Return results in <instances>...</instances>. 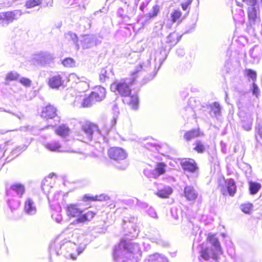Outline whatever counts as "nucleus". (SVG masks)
Instances as JSON below:
<instances>
[{
    "instance_id": "1",
    "label": "nucleus",
    "mask_w": 262,
    "mask_h": 262,
    "mask_svg": "<svg viewBox=\"0 0 262 262\" xmlns=\"http://www.w3.org/2000/svg\"><path fill=\"white\" fill-rule=\"evenodd\" d=\"M150 60H147L145 62L137 67L132 72L131 81L127 79H123L120 81H116L111 85V90L116 94H119L122 97L129 96L131 93L129 85H132L135 82L136 78L143 71H148L150 68Z\"/></svg>"
},
{
    "instance_id": "2",
    "label": "nucleus",
    "mask_w": 262,
    "mask_h": 262,
    "mask_svg": "<svg viewBox=\"0 0 262 262\" xmlns=\"http://www.w3.org/2000/svg\"><path fill=\"white\" fill-rule=\"evenodd\" d=\"M142 251L139 245L130 241L122 239L114 250V259L116 262H124L131 257L138 259Z\"/></svg>"
},
{
    "instance_id": "3",
    "label": "nucleus",
    "mask_w": 262,
    "mask_h": 262,
    "mask_svg": "<svg viewBox=\"0 0 262 262\" xmlns=\"http://www.w3.org/2000/svg\"><path fill=\"white\" fill-rule=\"evenodd\" d=\"M199 257V262H211L217 259L219 255L222 254V250L218 239L213 234H209L207 242L201 245Z\"/></svg>"
},
{
    "instance_id": "4",
    "label": "nucleus",
    "mask_w": 262,
    "mask_h": 262,
    "mask_svg": "<svg viewBox=\"0 0 262 262\" xmlns=\"http://www.w3.org/2000/svg\"><path fill=\"white\" fill-rule=\"evenodd\" d=\"M60 236L57 237L54 244L50 246V253L55 252L57 255H62L67 258L76 259L74 251H76L77 255H79L83 251L84 247H77L76 243L67 239L59 242Z\"/></svg>"
},
{
    "instance_id": "5",
    "label": "nucleus",
    "mask_w": 262,
    "mask_h": 262,
    "mask_svg": "<svg viewBox=\"0 0 262 262\" xmlns=\"http://www.w3.org/2000/svg\"><path fill=\"white\" fill-rule=\"evenodd\" d=\"M66 213L70 218L76 217L77 223H84L93 218L95 213L92 211L84 212L81 203L69 204L66 207Z\"/></svg>"
},
{
    "instance_id": "6",
    "label": "nucleus",
    "mask_w": 262,
    "mask_h": 262,
    "mask_svg": "<svg viewBox=\"0 0 262 262\" xmlns=\"http://www.w3.org/2000/svg\"><path fill=\"white\" fill-rule=\"evenodd\" d=\"M249 26L247 27L249 33L256 35L257 30L259 28V12L258 5L249 7L248 8Z\"/></svg>"
},
{
    "instance_id": "7",
    "label": "nucleus",
    "mask_w": 262,
    "mask_h": 262,
    "mask_svg": "<svg viewBox=\"0 0 262 262\" xmlns=\"http://www.w3.org/2000/svg\"><path fill=\"white\" fill-rule=\"evenodd\" d=\"M81 130L83 133L84 141L89 142L93 139L98 141L99 137L102 138L98 126L91 123L86 122L81 125Z\"/></svg>"
},
{
    "instance_id": "8",
    "label": "nucleus",
    "mask_w": 262,
    "mask_h": 262,
    "mask_svg": "<svg viewBox=\"0 0 262 262\" xmlns=\"http://www.w3.org/2000/svg\"><path fill=\"white\" fill-rule=\"evenodd\" d=\"M167 47L161 46L158 50L156 51L155 53L154 60L155 62L154 75L151 78L152 79L157 74L160 67L167 58L169 50L171 48L170 47L167 49Z\"/></svg>"
},
{
    "instance_id": "9",
    "label": "nucleus",
    "mask_w": 262,
    "mask_h": 262,
    "mask_svg": "<svg viewBox=\"0 0 262 262\" xmlns=\"http://www.w3.org/2000/svg\"><path fill=\"white\" fill-rule=\"evenodd\" d=\"M23 14V12L20 10L1 12L0 25L3 27L7 26L14 20L19 18Z\"/></svg>"
},
{
    "instance_id": "10",
    "label": "nucleus",
    "mask_w": 262,
    "mask_h": 262,
    "mask_svg": "<svg viewBox=\"0 0 262 262\" xmlns=\"http://www.w3.org/2000/svg\"><path fill=\"white\" fill-rule=\"evenodd\" d=\"M124 3L125 7H127L126 12H124L123 7L118 8L117 14L118 17H121L124 21L128 23L130 18L136 14V8L135 6H130L129 0H120Z\"/></svg>"
},
{
    "instance_id": "11",
    "label": "nucleus",
    "mask_w": 262,
    "mask_h": 262,
    "mask_svg": "<svg viewBox=\"0 0 262 262\" xmlns=\"http://www.w3.org/2000/svg\"><path fill=\"white\" fill-rule=\"evenodd\" d=\"M109 158L116 161H123L127 157V154L122 148L117 147L110 148L107 151Z\"/></svg>"
},
{
    "instance_id": "12",
    "label": "nucleus",
    "mask_w": 262,
    "mask_h": 262,
    "mask_svg": "<svg viewBox=\"0 0 262 262\" xmlns=\"http://www.w3.org/2000/svg\"><path fill=\"white\" fill-rule=\"evenodd\" d=\"M57 109L54 106L49 104L43 107L41 111V116L47 119H53L56 117L57 122L59 121V118L57 116Z\"/></svg>"
},
{
    "instance_id": "13",
    "label": "nucleus",
    "mask_w": 262,
    "mask_h": 262,
    "mask_svg": "<svg viewBox=\"0 0 262 262\" xmlns=\"http://www.w3.org/2000/svg\"><path fill=\"white\" fill-rule=\"evenodd\" d=\"M157 186V191L155 194L161 198H167L172 192V188L167 185L162 184L155 183Z\"/></svg>"
},
{
    "instance_id": "14",
    "label": "nucleus",
    "mask_w": 262,
    "mask_h": 262,
    "mask_svg": "<svg viewBox=\"0 0 262 262\" xmlns=\"http://www.w3.org/2000/svg\"><path fill=\"white\" fill-rule=\"evenodd\" d=\"M98 39L95 35H86L82 37L80 42L83 49L92 48L97 45Z\"/></svg>"
},
{
    "instance_id": "15",
    "label": "nucleus",
    "mask_w": 262,
    "mask_h": 262,
    "mask_svg": "<svg viewBox=\"0 0 262 262\" xmlns=\"http://www.w3.org/2000/svg\"><path fill=\"white\" fill-rule=\"evenodd\" d=\"M25 191V188L24 185L20 183H15L12 185L10 189L7 191L8 196L15 193L18 198H21Z\"/></svg>"
},
{
    "instance_id": "16",
    "label": "nucleus",
    "mask_w": 262,
    "mask_h": 262,
    "mask_svg": "<svg viewBox=\"0 0 262 262\" xmlns=\"http://www.w3.org/2000/svg\"><path fill=\"white\" fill-rule=\"evenodd\" d=\"M55 58L53 54L47 52H43L39 54L36 56V61L41 66L49 64L52 62Z\"/></svg>"
},
{
    "instance_id": "17",
    "label": "nucleus",
    "mask_w": 262,
    "mask_h": 262,
    "mask_svg": "<svg viewBox=\"0 0 262 262\" xmlns=\"http://www.w3.org/2000/svg\"><path fill=\"white\" fill-rule=\"evenodd\" d=\"M64 81L59 74L51 75L48 79L49 86L53 89H58L63 84Z\"/></svg>"
},
{
    "instance_id": "18",
    "label": "nucleus",
    "mask_w": 262,
    "mask_h": 262,
    "mask_svg": "<svg viewBox=\"0 0 262 262\" xmlns=\"http://www.w3.org/2000/svg\"><path fill=\"white\" fill-rule=\"evenodd\" d=\"M183 169L190 172H195L198 169L197 165L193 159H184L181 162Z\"/></svg>"
},
{
    "instance_id": "19",
    "label": "nucleus",
    "mask_w": 262,
    "mask_h": 262,
    "mask_svg": "<svg viewBox=\"0 0 262 262\" xmlns=\"http://www.w3.org/2000/svg\"><path fill=\"white\" fill-rule=\"evenodd\" d=\"M24 211L29 215H33L36 214L37 208L34 202L31 199L28 198L26 200L24 205Z\"/></svg>"
},
{
    "instance_id": "20",
    "label": "nucleus",
    "mask_w": 262,
    "mask_h": 262,
    "mask_svg": "<svg viewBox=\"0 0 262 262\" xmlns=\"http://www.w3.org/2000/svg\"><path fill=\"white\" fill-rule=\"evenodd\" d=\"M184 193L185 197L189 201H194L198 196V191L192 186H186Z\"/></svg>"
},
{
    "instance_id": "21",
    "label": "nucleus",
    "mask_w": 262,
    "mask_h": 262,
    "mask_svg": "<svg viewBox=\"0 0 262 262\" xmlns=\"http://www.w3.org/2000/svg\"><path fill=\"white\" fill-rule=\"evenodd\" d=\"M241 119L243 128L247 131L250 130L251 129L253 121L252 115L249 113L245 114L244 115H241Z\"/></svg>"
},
{
    "instance_id": "22",
    "label": "nucleus",
    "mask_w": 262,
    "mask_h": 262,
    "mask_svg": "<svg viewBox=\"0 0 262 262\" xmlns=\"http://www.w3.org/2000/svg\"><path fill=\"white\" fill-rule=\"evenodd\" d=\"M45 147L52 151H69V150L64 149L58 141H52L44 144Z\"/></svg>"
},
{
    "instance_id": "23",
    "label": "nucleus",
    "mask_w": 262,
    "mask_h": 262,
    "mask_svg": "<svg viewBox=\"0 0 262 262\" xmlns=\"http://www.w3.org/2000/svg\"><path fill=\"white\" fill-rule=\"evenodd\" d=\"M92 97L95 98V100L98 101L102 100L105 97L106 90L105 89L101 86H96L95 91L92 92Z\"/></svg>"
},
{
    "instance_id": "24",
    "label": "nucleus",
    "mask_w": 262,
    "mask_h": 262,
    "mask_svg": "<svg viewBox=\"0 0 262 262\" xmlns=\"http://www.w3.org/2000/svg\"><path fill=\"white\" fill-rule=\"evenodd\" d=\"M203 134L199 129H193L186 132L184 135V138L186 141H189L195 138L200 137Z\"/></svg>"
},
{
    "instance_id": "25",
    "label": "nucleus",
    "mask_w": 262,
    "mask_h": 262,
    "mask_svg": "<svg viewBox=\"0 0 262 262\" xmlns=\"http://www.w3.org/2000/svg\"><path fill=\"white\" fill-rule=\"evenodd\" d=\"M250 55L253 59L258 60L262 56V45L254 46L250 49Z\"/></svg>"
},
{
    "instance_id": "26",
    "label": "nucleus",
    "mask_w": 262,
    "mask_h": 262,
    "mask_svg": "<svg viewBox=\"0 0 262 262\" xmlns=\"http://www.w3.org/2000/svg\"><path fill=\"white\" fill-rule=\"evenodd\" d=\"M145 262H168V259L164 255L155 253L149 256Z\"/></svg>"
},
{
    "instance_id": "27",
    "label": "nucleus",
    "mask_w": 262,
    "mask_h": 262,
    "mask_svg": "<svg viewBox=\"0 0 262 262\" xmlns=\"http://www.w3.org/2000/svg\"><path fill=\"white\" fill-rule=\"evenodd\" d=\"M166 166L167 165L163 162L157 163L155 168L153 169L155 173L157 175V178L165 172Z\"/></svg>"
},
{
    "instance_id": "28",
    "label": "nucleus",
    "mask_w": 262,
    "mask_h": 262,
    "mask_svg": "<svg viewBox=\"0 0 262 262\" xmlns=\"http://www.w3.org/2000/svg\"><path fill=\"white\" fill-rule=\"evenodd\" d=\"M225 183L229 194L230 196H233L236 192V189L234 181L230 179L226 181Z\"/></svg>"
},
{
    "instance_id": "29",
    "label": "nucleus",
    "mask_w": 262,
    "mask_h": 262,
    "mask_svg": "<svg viewBox=\"0 0 262 262\" xmlns=\"http://www.w3.org/2000/svg\"><path fill=\"white\" fill-rule=\"evenodd\" d=\"M195 146L193 149L199 154L204 153L207 148L205 143L201 140H196L194 143Z\"/></svg>"
},
{
    "instance_id": "30",
    "label": "nucleus",
    "mask_w": 262,
    "mask_h": 262,
    "mask_svg": "<svg viewBox=\"0 0 262 262\" xmlns=\"http://www.w3.org/2000/svg\"><path fill=\"white\" fill-rule=\"evenodd\" d=\"M210 115L218 118L221 115V106L217 102H214L210 105Z\"/></svg>"
},
{
    "instance_id": "31",
    "label": "nucleus",
    "mask_w": 262,
    "mask_h": 262,
    "mask_svg": "<svg viewBox=\"0 0 262 262\" xmlns=\"http://www.w3.org/2000/svg\"><path fill=\"white\" fill-rule=\"evenodd\" d=\"M95 99L94 97H92V93H91L89 96L83 99L81 103L82 107H88L92 106L96 102H97Z\"/></svg>"
},
{
    "instance_id": "32",
    "label": "nucleus",
    "mask_w": 262,
    "mask_h": 262,
    "mask_svg": "<svg viewBox=\"0 0 262 262\" xmlns=\"http://www.w3.org/2000/svg\"><path fill=\"white\" fill-rule=\"evenodd\" d=\"M70 132L69 128L64 124L59 125L56 129V133L60 136H66L69 134Z\"/></svg>"
},
{
    "instance_id": "33",
    "label": "nucleus",
    "mask_w": 262,
    "mask_h": 262,
    "mask_svg": "<svg viewBox=\"0 0 262 262\" xmlns=\"http://www.w3.org/2000/svg\"><path fill=\"white\" fill-rule=\"evenodd\" d=\"M261 187V186L260 184L258 183L252 181L249 182V190L251 194L254 195L256 194Z\"/></svg>"
},
{
    "instance_id": "34",
    "label": "nucleus",
    "mask_w": 262,
    "mask_h": 262,
    "mask_svg": "<svg viewBox=\"0 0 262 262\" xmlns=\"http://www.w3.org/2000/svg\"><path fill=\"white\" fill-rule=\"evenodd\" d=\"M52 186H50L48 182L47 179H45L42 182L41 185V189L44 192V193L47 195L48 199H50L49 194L51 192V190L52 189Z\"/></svg>"
},
{
    "instance_id": "35",
    "label": "nucleus",
    "mask_w": 262,
    "mask_h": 262,
    "mask_svg": "<svg viewBox=\"0 0 262 262\" xmlns=\"http://www.w3.org/2000/svg\"><path fill=\"white\" fill-rule=\"evenodd\" d=\"M65 38L69 40H71L74 44L76 45L78 49L79 48V45L78 44V37L77 35L72 32H69L64 35Z\"/></svg>"
},
{
    "instance_id": "36",
    "label": "nucleus",
    "mask_w": 262,
    "mask_h": 262,
    "mask_svg": "<svg viewBox=\"0 0 262 262\" xmlns=\"http://www.w3.org/2000/svg\"><path fill=\"white\" fill-rule=\"evenodd\" d=\"M106 196L100 195L99 196L96 195L95 196H90L87 194H85L83 198V201L84 202H88L90 201H100L106 200Z\"/></svg>"
},
{
    "instance_id": "37",
    "label": "nucleus",
    "mask_w": 262,
    "mask_h": 262,
    "mask_svg": "<svg viewBox=\"0 0 262 262\" xmlns=\"http://www.w3.org/2000/svg\"><path fill=\"white\" fill-rule=\"evenodd\" d=\"M8 206L12 211L17 209L19 206V201L17 200L8 199L7 201Z\"/></svg>"
},
{
    "instance_id": "38",
    "label": "nucleus",
    "mask_w": 262,
    "mask_h": 262,
    "mask_svg": "<svg viewBox=\"0 0 262 262\" xmlns=\"http://www.w3.org/2000/svg\"><path fill=\"white\" fill-rule=\"evenodd\" d=\"M160 10L159 6L156 5L153 6L152 10L150 12L146 14L145 16L149 19L154 18L156 16Z\"/></svg>"
},
{
    "instance_id": "39",
    "label": "nucleus",
    "mask_w": 262,
    "mask_h": 262,
    "mask_svg": "<svg viewBox=\"0 0 262 262\" xmlns=\"http://www.w3.org/2000/svg\"><path fill=\"white\" fill-rule=\"evenodd\" d=\"M182 15V13L179 10H174L173 12L170 13V18L171 19V21L173 23L179 21L181 16Z\"/></svg>"
},
{
    "instance_id": "40",
    "label": "nucleus",
    "mask_w": 262,
    "mask_h": 262,
    "mask_svg": "<svg viewBox=\"0 0 262 262\" xmlns=\"http://www.w3.org/2000/svg\"><path fill=\"white\" fill-rule=\"evenodd\" d=\"M42 0H28L26 2L25 6L27 8H32L40 5Z\"/></svg>"
},
{
    "instance_id": "41",
    "label": "nucleus",
    "mask_w": 262,
    "mask_h": 262,
    "mask_svg": "<svg viewBox=\"0 0 262 262\" xmlns=\"http://www.w3.org/2000/svg\"><path fill=\"white\" fill-rule=\"evenodd\" d=\"M130 104L134 110H137L138 108V97L137 95H133L130 97Z\"/></svg>"
},
{
    "instance_id": "42",
    "label": "nucleus",
    "mask_w": 262,
    "mask_h": 262,
    "mask_svg": "<svg viewBox=\"0 0 262 262\" xmlns=\"http://www.w3.org/2000/svg\"><path fill=\"white\" fill-rule=\"evenodd\" d=\"M62 64L68 68H72L75 66V61L71 58H67L62 61Z\"/></svg>"
},
{
    "instance_id": "43",
    "label": "nucleus",
    "mask_w": 262,
    "mask_h": 262,
    "mask_svg": "<svg viewBox=\"0 0 262 262\" xmlns=\"http://www.w3.org/2000/svg\"><path fill=\"white\" fill-rule=\"evenodd\" d=\"M113 110L115 113V115L113 117V120L111 121V128H113L116 124L117 116L119 113L118 107L116 104L114 105Z\"/></svg>"
},
{
    "instance_id": "44",
    "label": "nucleus",
    "mask_w": 262,
    "mask_h": 262,
    "mask_svg": "<svg viewBox=\"0 0 262 262\" xmlns=\"http://www.w3.org/2000/svg\"><path fill=\"white\" fill-rule=\"evenodd\" d=\"M253 205L250 203L243 204L241 206V209L245 213H249L252 208Z\"/></svg>"
},
{
    "instance_id": "45",
    "label": "nucleus",
    "mask_w": 262,
    "mask_h": 262,
    "mask_svg": "<svg viewBox=\"0 0 262 262\" xmlns=\"http://www.w3.org/2000/svg\"><path fill=\"white\" fill-rule=\"evenodd\" d=\"M144 174L148 178H154L157 179L156 174L155 173L153 169H144L143 171Z\"/></svg>"
},
{
    "instance_id": "46",
    "label": "nucleus",
    "mask_w": 262,
    "mask_h": 262,
    "mask_svg": "<svg viewBox=\"0 0 262 262\" xmlns=\"http://www.w3.org/2000/svg\"><path fill=\"white\" fill-rule=\"evenodd\" d=\"M246 75L251 78V79L254 82L256 79V73L255 71L251 69H246L245 71Z\"/></svg>"
},
{
    "instance_id": "47",
    "label": "nucleus",
    "mask_w": 262,
    "mask_h": 262,
    "mask_svg": "<svg viewBox=\"0 0 262 262\" xmlns=\"http://www.w3.org/2000/svg\"><path fill=\"white\" fill-rule=\"evenodd\" d=\"M19 75L16 72H10L6 76V80H14L17 79Z\"/></svg>"
},
{
    "instance_id": "48",
    "label": "nucleus",
    "mask_w": 262,
    "mask_h": 262,
    "mask_svg": "<svg viewBox=\"0 0 262 262\" xmlns=\"http://www.w3.org/2000/svg\"><path fill=\"white\" fill-rule=\"evenodd\" d=\"M178 38L177 35L175 33H170L167 38V42L171 44H176L178 40L175 42L174 39Z\"/></svg>"
},
{
    "instance_id": "49",
    "label": "nucleus",
    "mask_w": 262,
    "mask_h": 262,
    "mask_svg": "<svg viewBox=\"0 0 262 262\" xmlns=\"http://www.w3.org/2000/svg\"><path fill=\"white\" fill-rule=\"evenodd\" d=\"M106 70L105 69H103L101 70V72L99 75V79L100 81L101 82H103L105 81L106 78H108V77L106 75Z\"/></svg>"
},
{
    "instance_id": "50",
    "label": "nucleus",
    "mask_w": 262,
    "mask_h": 262,
    "mask_svg": "<svg viewBox=\"0 0 262 262\" xmlns=\"http://www.w3.org/2000/svg\"><path fill=\"white\" fill-rule=\"evenodd\" d=\"M147 213L151 217L154 219H157L158 215L157 214L155 211V210L152 208L149 207L147 210H146Z\"/></svg>"
},
{
    "instance_id": "51",
    "label": "nucleus",
    "mask_w": 262,
    "mask_h": 262,
    "mask_svg": "<svg viewBox=\"0 0 262 262\" xmlns=\"http://www.w3.org/2000/svg\"><path fill=\"white\" fill-rule=\"evenodd\" d=\"M19 81L26 86H30L31 85V81L28 78L23 77L20 79Z\"/></svg>"
},
{
    "instance_id": "52",
    "label": "nucleus",
    "mask_w": 262,
    "mask_h": 262,
    "mask_svg": "<svg viewBox=\"0 0 262 262\" xmlns=\"http://www.w3.org/2000/svg\"><path fill=\"white\" fill-rule=\"evenodd\" d=\"M252 91L253 95L257 97L258 94L259 90L258 86L255 84L254 82H253L252 84Z\"/></svg>"
},
{
    "instance_id": "53",
    "label": "nucleus",
    "mask_w": 262,
    "mask_h": 262,
    "mask_svg": "<svg viewBox=\"0 0 262 262\" xmlns=\"http://www.w3.org/2000/svg\"><path fill=\"white\" fill-rule=\"evenodd\" d=\"M243 2L249 5V7H253L256 5V0H243Z\"/></svg>"
},
{
    "instance_id": "54",
    "label": "nucleus",
    "mask_w": 262,
    "mask_h": 262,
    "mask_svg": "<svg viewBox=\"0 0 262 262\" xmlns=\"http://www.w3.org/2000/svg\"><path fill=\"white\" fill-rule=\"evenodd\" d=\"M150 1L151 0H144V1L142 2L141 6H140V10L143 11L144 9L147 6Z\"/></svg>"
},
{
    "instance_id": "55",
    "label": "nucleus",
    "mask_w": 262,
    "mask_h": 262,
    "mask_svg": "<svg viewBox=\"0 0 262 262\" xmlns=\"http://www.w3.org/2000/svg\"><path fill=\"white\" fill-rule=\"evenodd\" d=\"M137 205L139 207L142 208H146L147 207L148 205L147 203L143 202H140L138 201L137 202Z\"/></svg>"
},
{
    "instance_id": "56",
    "label": "nucleus",
    "mask_w": 262,
    "mask_h": 262,
    "mask_svg": "<svg viewBox=\"0 0 262 262\" xmlns=\"http://www.w3.org/2000/svg\"><path fill=\"white\" fill-rule=\"evenodd\" d=\"M128 165V164L126 162H124L121 165L117 166L118 169L121 170L125 169Z\"/></svg>"
},
{
    "instance_id": "57",
    "label": "nucleus",
    "mask_w": 262,
    "mask_h": 262,
    "mask_svg": "<svg viewBox=\"0 0 262 262\" xmlns=\"http://www.w3.org/2000/svg\"><path fill=\"white\" fill-rule=\"evenodd\" d=\"M176 53L179 56H183L185 54V51L184 49L181 48L178 49L177 50Z\"/></svg>"
},
{
    "instance_id": "58",
    "label": "nucleus",
    "mask_w": 262,
    "mask_h": 262,
    "mask_svg": "<svg viewBox=\"0 0 262 262\" xmlns=\"http://www.w3.org/2000/svg\"><path fill=\"white\" fill-rule=\"evenodd\" d=\"M257 129V133L259 136V137L262 139V126H258V128H256Z\"/></svg>"
},
{
    "instance_id": "59",
    "label": "nucleus",
    "mask_w": 262,
    "mask_h": 262,
    "mask_svg": "<svg viewBox=\"0 0 262 262\" xmlns=\"http://www.w3.org/2000/svg\"><path fill=\"white\" fill-rule=\"evenodd\" d=\"M195 28V24H193L191 26V27L190 29H188L186 32V33H190V32H191L192 31H193L194 29Z\"/></svg>"
},
{
    "instance_id": "60",
    "label": "nucleus",
    "mask_w": 262,
    "mask_h": 262,
    "mask_svg": "<svg viewBox=\"0 0 262 262\" xmlns=\"http://www.w3.org/2000/svg\"><path fill=\"white\" fill-rule=\"evenodd\" d=\"M56 222L59 223L62 221V217L60 215H58L57 217L55 218Z\"/></svg>"
},
{
    "instance_id": "61",
    "label": "nucleus",
    "mask_w": 262,
    "mask_h": 262,
    "mask_svg": "<svg viewBox=\"0 0 262 262\" xmlns=\"http://www.w3.org/2000/svg\"><path fill=\"white\" fill-rule=\"evenodd\" d=\"M188 4H182V8L184 10H186L187 9Z\"/></svg>"
},
{
    "instance_id": "62",
    "label": "nucleus",
    "mask_w": 262,
    "mask_h": 262,
    "mask_svg": "<svg viewBox=\"0 0 262 262\" xmlns=\"http://www.w3.org/2000/svg\"><path fill=\"white\" fill-rule=\"evenodd\" d=\"M17 150H18V151H20L21 150V149H20V148H19V147H18V148H17V149H16L15 150H13L12 152H13L14 154H16V153H17Z\"/></svg>"
},
{
    "instance_id": "63",
    "label": "nucleus",
    "mask_w": 262,
    "mask_h": 262,
    "mask_svg": "<svg viewBox=\"0 0 262 262\" xmlns=\"http://www.w3.org/2000/svg\"><path fill=\"white\" fill-rule=\"evenodd\" d=\"M139 1L140 0H135V5H134L133 6H135L136 9L137 8V6L138 5V4Z\"/></svg>"
},
{
    "instance_id": "64",
    "label": "nucleus",
    "mask_w": 262,
    "mask_h": 262,
    "mask_svg": "<svg viewBox=\"0 0 262 262\" xmlns=\"http://www.w3.org/2000/svg\"><path fill=\"white\" fill-rule=\"evenodd\" d=\"M239 12L241 15H243L244 13V11L242 9H239Z\"/></svg>"
}]
</instances>
